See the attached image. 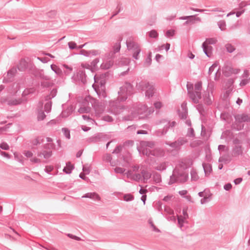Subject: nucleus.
<instances>
[{"instance_id": "1", "label": "nucleus", "mask_w": 250, "mask_h": 250, "mask_svg": "<svg viewBox=\"0 0 250 250\" xmlns=\"http://www.w3.org/2000/svg\"><path fill=\"white\" fill-rule=\"evenodd\" d=\"M188 168V164L185 161H181L179 167L174 168L172 174L170 176L168 183L169 185L173 184L183 183L187 181L188 178V173L187 169Z\"/></svg>"}, {"instance_id": "2", "label": "nucleus", "mask_w": 250, "mask_h": 250, "mask_svg": "<svg viewBox=\"0 0 250 250\" xmlns=\"http://www.w3.org/2000/svg\"><path fill=\"white\" fill-rule=\"evenodd\" d=\"M136 89L143 92H145V96L148 99L152 97L155 92L154 85L146 81H139L138 80L136 84Z\"/></svg>"}, {"instance_id": "3", "label": "nucleus", "mask_w": 250, "mask_h": 250, "mask_svg": "<svg viewBox=\"0 0 250 250\" xmlns=\"http://www.w3.org/2000/svg\"><path fill=\"white\" fill-rule=\"evenodd\" d=\"M235 122L234 128L237 130H241L244 129L245 124L250 122V114L246 113L236 114L234 115Z\"/></svg>"}, {"instance_id": "4", "label": "nucleus", "mask_w": 250, "mask_h": 250, "mask_svg": "<svg viewBox=\"0 0 250 250\" xmlns=\"http://www.w3.org/2000/svg\"><path fill=\"white\" fill-rule=\"evenodd\" d=\"M132 91V85L130 83H125V84L120 88L118 100L120 102L125 101L127 99V96L131 94Z\"/></svg>"}, {"instance_id": "5", "label": "nucleus", "mask_w": 250, "mask_h": 250, "mask_svg": "<svg viewBox=\"0 0 250 250\" xmlns=\"http://www.w3.org/2000/svg\"><path fill=\"white\" fill-rule=\"evenodd\" d=\"M116 57V53L112 51L105 54V62L101 65V67L103 69H108L111 67L114 62V59Z\"/></svg>"}, {"instance_id": "6", "label": "nucleus", "mask_w": 250, "mask_h": 250, "mask_svg": "<svg viewBox=\"0 0 250 250\" xmlns=\"http://www.w3.org/2000/svg\"><path fill=\"white\" fill-rule=\"evenodd\" d=\"M187 87L189 98L194 103H198L199 100L202 98L201 92L193 91V87L192 84L189 85L187 84Z\"/></svg>"}, {"instance_id": "7", "label": "nucleus", "mask_w": 250, "mask_h": 250, "mask_svg": "<svg viewBox=\"0 0 250 250\" xmlns=\"http://www.w3.org/2000/svg\"><path fill=\"white\" fill-rule=\"evenodd\" d=\"M188 143V140L184 137H179L176 141L171 142L169 141L166 142L165 144L171 147L179 150L181 149V146Z\"/></svg>"}, {"instance_id": "8", "label": "nucleus", "mask_w": 250, "mask_h": 250, "mask_svg": "<svg viewBox=\"0 0 250 250\" xmlns=\"http://www.w3.org/2000/svg\"><path fill=\"white\" fill-rule=\"evenodd\" d=\"M160 123L165 124V125L163 129H160L157 130L156 134L157 136H162L166 134L167 131H168V129L170 127H174L176 124V122L175 121L170 122V121H167L166 120H163L161 121Z\"/></svg>"}, {"instance_id": "9", "label": "nucleus", "mask_w": 250, "mask_h": 250, "mask_svg": "<svg viewBox=\"0 0 250 250\" xmlns=\"http://www.w3.org/2000/svg\"><path fill=\"white\" fill-rule=\"evenodd\" d=\"M110 111L115 114H120L124 109V106L117 102H111L109 104Z\"/></svg>"}, {"instance_id": "10", "label": "nucleus", "mask_w": 250, "mask_h": 250, "mask_svg": "<svg viewBox=\"0 0 250 250\" xmlns=\"http://www.w3.org/2000/svg\"><path fill=\"white\" fill-rule=\"evenodd\" d=\"M34 75L36 78L44 81H49L50 80V77L49 76L44 74L43 69L37 70L35 72Z\"/></svg>"}, {"instance_id": "11", "label": "nucleus", "mask_w": 250, "mask_h": 250, "mask_svg": "<svg viewBox=\"0 0 250 250\" xmlns=\"http://www.w3.org/2000/svg\"><path fill=\"white\" fill-rule=\"evenodd\" d=\"M77 77L79 82H80L83 84H84L86 83L85 71L83 69H80L77 72Z\"/></svg>"}, {"instance_id": "12", "label": "nucleus", "mask_w": 250, "mask_h": 250, "mask_svg": "<svg viewBox=\"0 0 250 250\" xmlns=\"http://www.w3.org/2000/svg\"><path fill=\"white\" fill-rule=\"evenodd\" d=\"M142 154L144 155H146L148 157H151V156H159V155L156 150H150L148 148H143L142 150Z\"/></svg>"}, {"instance_id": "13", "label": "nucleus", "mask_w": 250, "mask_h": 250, "mask_svg": "<svg viewBox=\"0 0 250 250\" xmlns=\"http://www.w3.org/2000/svg\"><path fill=\"white\" fill-rule=\"evenodd\" d=\"M43 103L42 101H41L39 103V106L41 107V109H39L38 111L37 119L38 121H42L46 117V115L44 114L43 111L42 110L43 107Z\"/></svg>"}, {"instance_id": "14", "label": "nucleus", "mask_w": 250, "mask_h": 250, "mask_svg": "<svg viewBox=\"0 0 250 250\" xmlns=\"http://www.w3.org/2000/svg\"><path fill=\"white\" fill-rule=\"evenodd\" d=\"M82 198H88L93 200L100 201L101 197L99 195L95 192H88L84 194Z\"/></svg>"}, {"instance_id": "15", "label": "nucleus", "mask_w": 250, "mask_h": 250, "mask_svg": "<svg viewBox=\"0 0 250 250\" xmlns=\"http://www.w3.org/2000/svg\"><path fill=\"white\" fill-rule=\"evenodd\" d=\"M196 15L193 16H183L179 18L180 20H188L189 21V23L193 24L195 22V21H201V19L199 17H196Z\"/></svg>"}, {"instance_id": "16", "label": "nucleus", "mask_w": 250, "mask_h": 250, "mask_svg": "<svg viewBox=\"0 0 250 250\" xmlns=\"http://www.w3.org/2000/svg\"><path fill=\"white\" fill-rule=\"evenodd\" d=\"M75 109V107L73 105H70L67 107L65 110H63L61 115L62 118H66L70 116Z\"/></svg>"}, {"instance_id": "17", "label": "nucleus", "mask_w": 250, "mask_h": 250, "mask_svg": "<svg viewBox=\"0 0 250 250\" xmlns=\"http://www.w3.org/2000/svg\"><path fill=\"white\" fill-rule=\"evenodd\" d=\"M126 44L127 49L129 50L132 51L139 47L138 45L136 42L132 41L130 39L126 41Z\"/></svg>"}, {"instance_id": "18", "label": "nucleus", "mask_w": 250, "mask_h": 250, "mask_svg": "<svg viewBox=\"0 0 250 250\" xmlns=\"http://www.w3.org/2000/svg\"><path fill=\"white\" fill-rule=\"evenodd\" d=\"M141 173L142 177L143 178L144 182L145 183H147V180L151 178V174L147 170L142 168L141 169Z\"/></svg>"}, {"instance_id": "19", "label": "nucleus", "mask_w": 250, "mask_h": 250, "mask_svg": "<svg viewBox=\"0 0 250 250\" xmlns=\"http://www.w3.org/2000/svg\"><path fill=\"white\" fill-rule=\"evenodd\" d=\"M17 67L19 71H24L27 68V62L24 59H21L17 65Z\"/></svg>"}, {"instance_id": "20", "label": "nucleus", "mask_w": 250, "mask_h": 250, "mask_svg": "<svg viewBox=\"0 0 250 250\" xmlns=\"http://www.w3.org/2000/svg\"><path fill=\"white\" fill-rule=\"evenodd\" d=\"M203 50L205 54L208 57H210L211 55V50L212 48V46L206 45V42H203L202 45Z\"/></svg>"}, {"instance_id": "21", "label": "nucleus", "mask_w": 250, "mask_h": 250, "mask_svg": "<svg viewBox=\"0 0 250 250\" xmlns=\"http://www.w3.org/2000/svg\"><path fill=\"white\" fill-rule=\"evenodd\" d=\"M103 135L101 133L95 134L89 138V141L91 143H96L103 140Z\"/></svg>"}, {"instance_id": "22", "label": "nucleus", "mask_w": 250, "mask_h": 250, "mask_svg": "<svg viewBox=\"0 0 250 250\" xmlns=\"http://www.w3.org/2000/svg\"><path fill=\"white\" fill-rule=\"evenodd\" d=\"M105 81L104 80H101L100 82V86L98 88V89H95L96 92H97V94H99V92L100 90L102 91L103 94L102 95L103 97L105 96Z\"/></svg>"}, {"instance_id": "23", "label": "nucleus", "mask_w": 250, "mask_h": 250, "mask_svg": "<svg viewBox=\"0 0 250 250\" xmlns=\"http://www.w3.org/2000/svg\"><path fill=\"white\" fill-rule=\"evenodd\" d=\"M74 168V166L70 162L66 163V166L63 168V171L66 174H70Z\"/></svg>"}, {"instance_id": "24", "label": "nucleus", "mask_w": 250, "mask_h": 250, "mask_svg": "<svg viewBox=\"0 0 250 250\" xmlns=\"http://www.w3.org/2000/svg\"><path fill=\"white\" fill-rule=\"evenodd\" d=\"M232 67L226 65L223 68V73L226 77H229L232 74Z\"/></svg>"}, {"instance_id": "25", "label": "nucleus", "mask_w": 250, "mask_h": 250, "mask_svg": "<svg viewBox=\"0 0 250 250\" xmlns=\"http://www.w3.org/2000/svg\"><path fill=\"white\" fill-rule=\"evenodd\" d=\"M44 142V138L41 136H38L36 138L30 141V143L33 146H37Z\"/></svg>"}, {"instance_id": "26", "label": "nucleus", "mask_w": 250, "mask_h": 250, "mask_svg": "<svg viewBox=\"0 0 250 250\" xmlns=\"http://www.w3.org/2000/svg\"><path fill=\"white\" fill-rule=\"evenodd\" d=\"M203 167L206 175L209 174L212 171V167L210 164L203 163Z\"/></svg>"}, {"instance_id": "27", "label": "nucleus", "mask_w": 250, "mask_h": 250, "mask_svg": "<svg viewBox=\"0 0 250 250\" xmlns=\"http://www.w3.org/2000/svg\"><path fill=\"white\" fill-rule=\"evenodd\" d=\"M242 154V147L241 146H235L232 150L233 156H237Z\"/></svg>"}, {"instance_id": "28", "label": "nucleus", "mask_w": 250, "mask_h": 250, "mask_svg": "<svg viewBox=\"0 0 250 250\" xmlns=\"http://www.w3.org/2000/svg\"><path fill=\"white\" fill-rule=\"evenodd\" d=\"M112 157L111 155L110 154L106 153L103 155V161L106 162V163H109L110 164V165L112 166H114V164L113 162H111L112 161Z\"/></svg>"}, {"instance_id": "29", "label": "nucleus", "mask_w": 250, "mask_h": 250, "mask_svg": "<svg viewBox=\"0 0 250 250\" xmlns=\"http://www.w3.org/2000/svg\"><path fill=\"white\" fill-rule=\"evenodd\" d=\"M57 90L56 88H53L50 92L48 95L45 97V101H49L52 98H54L57 94Z\"/></svg>"}, {"instance_id": "30", "label": "nucleus", "mask_w": 250, "mask_h": 250, "mask_svg": "<svg viewBox=\"0 0 250 250\" xmlns=\"http://www.w3.org/2000/svg\"><path fill=\"white\" fill-rule=\"evenodd\" d=\"M121 49V40L118 41L116 42L114 45L112 46V51L115 53H117L120 52Z\"/></svg>"}, {"instance_id": "31", "label": "nucleus", "mask_w": 250, "mask_h": 250, "mask_svg": "<svg viewBox=\"0 0 250 250\" xmlns=\"http://www.w3.org/2000/svg\"><path fill=\"white\" fill-rule=\"evenodd\" d=\"M14 76L10 73L9 71L7 72V74L6 77H4L3 82V83H9L12 82L13 81V78Z\"/></svg>"}, {"instance_id": "32", "label": "nucleus", "mask_w": 250, "mask_h": 250, "mask_svg": "<svg viewBox=\"0 0 250 250\" xmlns=\"http://www.w3.org/2000/svg\"><path fill=\"white\" fill-rule=\"evenodd\" d=\"M51 69L57 75H60L62 74V70L56 64H52L50 66Z\"/></svg>"}, {"instance_id": "33", "label": "nucleus", "mask_w": 250, "mask_h": 250, "mask_svg": "<svg viewBox=\"0 0 250 250\" xmlns=\"http://www.w3.org/2000/svg\"><path fill=\"white\" fill-rule=\"evenodd\" d=\"M53 84L54 83L52 82L49 81H44L41 83V85L42 88H49L52 87Z\"/></svg>"}, {"instance_id": "34", "label": "nucleus", "mask_w": 250, "mask_h": 250, "mask_svg": "<svg viewBox=\"0 0 250 250\" xmlns=\"http://www.w3.org/2000/svg\"><path fill=\"white\" fill-rule=\"evenodd\" d=\"M137 115L136 113H133L132 112L127 115L123 117V120L125 121H132L134 118H136Z\"/></svg>"}, {"instance_id": "35", "label": "nucleus", "mask_w": 250, "mask_h": 250, "mask_svg": "<svg viewBox=\"0 0 250 250\" xmlns=\"http://www.w3.org/2000/svg\"><path fill=\"white\" fill-rule=\"evenodd\" d=\"M153 179L156 183H160L161 182V176L160 173L155 172L153 174Z\"/></svg>"}, {"instance_id": "36", "label": "nucleus", "mask_w": 250, "mask_h": 250, "mask_svg": "<svg viewBox=\"0 0 250 250\" xmlns=\"http://www.w3.org/2000/svg\"><path fill=\"white\" fill-rule=\"evenodd\" d=\"M196 108L201 115L205 116L206 111L204 108V106L202 104H198L196 106Z\"/></svg>"}, {"instance_id": "37", "label": "nucleus", "mask_w": 250, "mask_h": 250, "mask_svg": "<svg viewBox=\"0 0 250 250\" xmlns=\"http://www.w3.org/2000/svg\"><path fill=\"white\" fill-rule=\"evenodd\" d=\"M47 102L44 104V110L48 113L50 112L52 107V102L49 101H46Z\"/></svg>"}, {"instance_id": "38", "label": "nucleus", "mask_w": 250, "mask_h": 250, "mask_svg": "<svg viewBox=\"0 0 250 250\" xmlns=\"http://www.w3.org/2000/svg\"><path fill=\"white\" fill-rule=\"evenodd\" d=\"M147 111V107L145 105H141L140 107L137 109V113L138 115H142L143 113H145Z\"/></svg>"}, {"instance_id": "39", "label": "nucleus", "mask_w": 250, "mask_h": 250, "mask_svg": "<svg viewBox=\"0 0 250 250\" xmlns=\"http://www.w3.org/2000/svg\"><path fill=\"white\" fill-rule=\"evenodd\" d=\"M91 110V108L89 107H81L78 109V112L80 113H89Z\"/></svg>"}, {"instance_id": "40", "label": "nucleus", "mask_w": 250, "mask_h": 250, "mask_svg": "<svg viewBox=\"0 0 250 250\" xmlns=\"http://www.w3.org/2000/svg\"><path fill=\"white\" fill-rule=\"evenodd\" d=\"M148 36L150 38L157 39L158 37V33L155 30H151L148 32Z\"/></svg>"}, {"instance_id": "41", "label": "nucleus", "mask_w": 250, "mask_h": 250, "mask_svg": "<svg viewBox=\"0 0 250 250\" xmlns=\"http://www.w3.org/2000/svg\"><path fill=\"white\" fill-rule=\"evenodd\" d=\"M140 52H141V49L140 48V47H139L137 49H136L134 50H132L133 58H134L135 60H138L139 58H138L139 54H140Z\"/></svg>"}, {"instance_id": "42", "label": "nucleus", "mask_w": 250, "mask_h": 250, "mask_svg": "<svg viewBox=\"0 0 250 250\" xmlns=\"http://www.w3.org/2000/svg\"><path fill=\"white\" fill-rule=\"evenodd\" d=\"M42 155L43 156V158L44 159H47L49 158L52 155V151L51 150L50 151H46L43 150L42 152Z\"/></svg>"}, {"instance_id": "43", "label": "nucleus", "mask_w": 250, "mask_h": 250, "mask_svg": "<svg viewBox=\"0 0 250 250\" xmlns=\"http://www.w3.org/2000/svg\"><path fill=\"white\" fill-rule=\"evenodd\" d=\"M225 47L227 51L229 53L233 52L235 49V48L234 46L229 43L225 45Z\"/></svg>"}, {"instance_id": "44", "label": "nucleus", "mask_w": 250, "mask_h": 250, "mask_svg": "<svg viewBox=\"0 0 250 250\" xmlns=\"http://www.w3.org/2000/svg\"><path fill=\"white\" fill-rule=\"evenodd\" d=\"M195 133H194V130L193 128H189L188 129V132L187 133V136L194 138L195 137Z\"/></svg>"}, {"instance_id": "45", "label": "nucleus", "mask_w": 250, "mask_h": 250, "mask_svg": "<svg viewBox=\"0 0 250 250\" xmlns=\"http://www.w3.org/2000/svg\"><path fill=\"white\" fill-rule=\"evenodd\" d=\"M218 25L221 31H224L226 29V22L224 21H220L218 22Z\"/></svg>"}, {"instance_id": "46", "label": "nucleus", "mask_w": 250, "mask_h": 250, "mask_svg": "<svg viewBox=\"0 0 250 250\" xmlns=\"http://www.w3.org/2000/svg\"><path fill=\"white\" fill-rule=\"evenodd\" d=\"M134 198L133 195L131 194H126L124 196V200L126 202L132 201Z\"/></svg>"}, {"instance_id": "47", "label": "nucleus", "mask_w": 250, "mask_h": 250, "mask_svg": "<svg viewBox=\"0 0 250 250\" xmlns=\"http://www.w3.org/2000/svg\"><path fill=\"white\" fill-rule=\"evenodd\" d=\"M21 104L20 100L17 99H12L8 101V104L9 105H18Z\"/></svg>"}, {"instance_id": "48", "label": "nucleus", "mask_w": 250, "mask_h": 250, "mask_svg": "<svg viewBox=\"0 0 250 250\" xmlns=\"http://www.w3.org/2000/svg\"><path fill=\"white\" fill-rule=\"evenodd\" d=\"M156 208H157V209L158 210V211L160 212H161V213L162 214H163V212H162V210H163V204H162V203L160 201H158L156 203Z\"/></svg>"}, {"instance_id": "49", "label": "nucleus", "mask_w": 250, "mask_h": 250, "mask_svg": "<svg viewBox=\"0 0 250 250\" xmlns=\"http://www.w3.org/2000/svg\"><path fill=\"white\" fill-rule=\"evenodd\" d=\"M62 130L65 137L67 139H69L70 138V134L69 130L66 128H62Z\"/></svg>"}, {"instance_id": "50", "label": "nucleus", "mask_w": 250, "mask_h": 250, "mask_svg": "<svg viewBox=\"0 0 250 250\" xmlns=\"http://www.w3.org/2000/svg\"><path fill=\"white\" fill-rule=\"evenodd\" d=\"M142 178V174L141 173H135L133 174L132 178L131 180H134L135 181H139Z\"/></svg>"}, {"instance_id": "51", "label": "nucleus", "mask_w": 250, "mask_h": 250, "mask_svg": "<svg viewBox=\"0 0 250 250\" xmlns=\"http://www.w3.org/2000/svg\"><path fill=\"white\" fill-rule=\"evenodd\" d=\"M204 42H206V45H207L213 44L216 43V40L213 38H208L207 39L206 41Z\"/></svg>"}, {"instance_id": "52", "label": "nucleus", "mask_w": 250, "mask_h": 250, "mask_svg": "<svg viewBox=\"0 0 250 250\" xmlns=\"http://www.w3.org/2000/svg\"><path fill=\"white\" fill-rule=\"evenodd\" d=\"M175 31L173 29L168 30L166 33V36L167 38L173 37L175 35Z\"/></svg>"}, {"instance_id": "53", "label": "nucleus", "mask_w": 250, "mask_h": 250, "mask_svg": "<svg viewBox=\"0 0 250 250\" xmlns=\"http://www.w3.org/2000/svg\"><path fill=\"white\" fill-rule=\"evenodd\" d=\"M55 147V145L53 143L46 144L44 145L43 146V148L44 149H49L50 150H51V149H54Z\"/></svg>"}, {"instance_id": "54", "label": "nucleus", "mask_w": 250, "mask_h": 250, "mask_svg": "<svg viewBox=\"0 0 250 250\" xmlns=\"http://www.w3.org/2000/svg\"><path fill=\"white\" fill-rule=\"evenodd\" d=\"M202 82L199 81L195 84V91H200L202 89Z\"/></svg>"}, {"instance_id": "55", "label": "nucleus", "mask_w": 250, "mask_h": 250, "mask_svg": "<svg viewBox=\"0 0 250 250\" xmlns=\"http://www.w3.org/2000/svg\"><path fill=\"white\" fill-rule=\"evenodd\" d=\"M0 148L3 150H7L9 149V146L6 142H2L0 144Z\"/></svg>"}, {"instance_id": "56", "label": "nucleus", "mask_w": 250, "mask_h": 250, "mask_svg": "<svg viewBox=\"0 0 250 250\" xmlns=\"http://www.w3.org/2000/svg\"><path fill=\"white\" fill-rule=\"evenodd\" d=\"M68 45L70 49H77L76 43L74 42H70L68 43Z\"/></svg>"}, {"instance_id": "57", "label": "nucleus", "mask_w": 250, "mask_h": 250, "mask_svg": "<svg viewBox=\"0 0 250 250\" xmlns=\"http://www.w3.org/2000/svg\"><path fill=\"white\" fill-rule=\"evenodd\" d=\"M208 96L204 97V99L205 103L207 105H210L212 103V100H211V98L209 97V93L208 92Z\"/></svg>"}, {"instance_id": "58", "label": "nucleus", "mask_w": 250, "mask_h": 250, "mask_svg": "<svg viewBox=\"0 0 250 250\" xmlns=\"http://www.w3.org/2000/svg\"><path fill=\"white\" fill-rule=\"evenodd\" d=\"M217 64L216 63H214L212 64V65L209 68L208 74L209 75H210L214 71V69L217 66Z\"/></svg>"}, {"instance_id": "59", "label": "nucleus", "mask_w": 250, "mask_h": 250, "mask_svg": "<svg viewBox=\"0 0 250 250\" xmlns=\"http://www.w3.org/2000/svg\"><path fill=\"white\" fill-rule=\"evenodd\" d=\"M125 169L120 167H116L114 169V171L116 173L122 174L125 171Z\"/></svg>"}, {"instance_id": "60", "label": "nucleus", "mask_w": 250, "mask_h": 250, "mask_svg": "<svg viewBox=\"0 0 250 250\" xmlns=\"http://www.w3.org/2000/svg\"><path fill=\"white\" fill-rule=\"evenodd\" d=\"M166 217L168 221L176 222V219L175 216H174V214H168V216H167Z\"/></svg>"}, {"instance_id": "61", "label": "nucleus", "mask_w": 250, "mask_h": 250, "mask_svg": "<svg viewBox=\"0 0 250 250\" xmlns=\"http://www.w3.org/2000/svg\"><path fill=\"white\" fill-rule=\"evenodd\" d=\"M99 62V59L96 58L91 62V66L93 68H95L97 63Z\"/></svg>"}, {"instance_id": "62", "label": "nucleus", "mask_w": 250, "mask_h": 250, "mask_svg": "<svg viewBox=\"0 0 250 250\" xmlns=\"http://www.w3.org/2000/svg\"><path fill=\"white\" fill-rule=\"evenodd\" d=\"M122 149V147L120 145L117 146L113 151L112 153L118 154L121 151Z\"/></svg>"}, {"instance_id": "63", "label": "nucleus", "mask_w": 250, "mask_h": 250, "mask_svg": "<svg viewBox=\"0 0 250 250\" xmlns=\"http://www.w3.org/2000/svg\"><path fill=\"white\" fill-rule=\"evenodd\" d=\"M165 211L168 214H174V211L169 208L164 207Z\"/></svg>"}, {"instance_id": "64", "label": "nucleus", "mask_w": 250, "mask_h": 250, "mask_svg": "<svg viewBox=\"0 0 250 250\" xmlns=\"http://www.w3.org/2000/svg\"><path fill=\"white\" fill-rule=\"evenodd\" d=\"M188 116L187 109H186L183 113L180 114V117L182 119H186Z\"/></svg>"}]
</instances>
